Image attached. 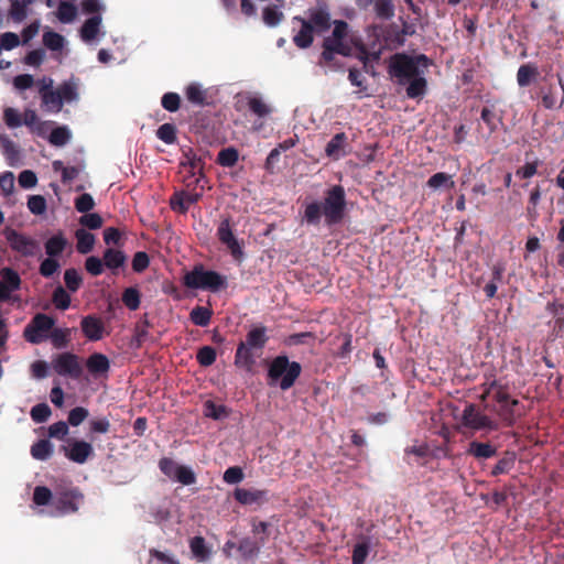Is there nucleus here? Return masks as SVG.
<instances>
[{
  "label": "nucleus",
  "mask_w": 564,
  "mask_h": 564,
  "mask_svg": "<svg viewBox=\"0 0 564 564\" xmlns=\"http://www.w3.org/2000/svg\"><path fill=\"white\" fill-rule=\"evenodd\" d=\"M346 193L341 185H333L325 192L323 202L312 200L305 204L303 223L310 226H318L324 217L328 227L343 221L346 214Z\"/></svg>",
  "instance_id": "1"
},
{
  "label": "nucleus",
  "mask_w": 564,
  "mask_h": 564,
  "mask_svg": "<svg viewBox=\"0 0 564 564\" xmlns=\"http://www.w3.org/2000/svg\"><path fill=\"white\" fill-rule=\"evenodd\" d=\"M149 554L150 560L148 564H180L178 560L174 555L156 549H151Z\"/></svg>",
  "instance_id": "47"
},
{
  "label": "nucleus",
  "mask_w": 564,
  "mask_h": 564,
  "mask_svg": "<svg viewBox=\"0 0 564 564\" xmlns=\"http://www.w3.org/2000/svg\"><path fill=\"white\" fill-rule=\"evenodd\" d=\"M427 186L437 189L440 187H446V188H453L455 186L454 181L452 180V175L444 173V172H437L433 174L427 180Z\"/></svg>",
  "instance_id": "40"
},
{
  "label": "nucleus",
  "mask_w": 564,
  "mask_h": 564,
  "mask_svg": "<svg viewBox=\"0 0 564 564\" xmlns=\"http://www.w3.org/2000/svg\"><path fill=\"white\" fill-rule=\"evenodd\" d=\"M76 238V250L80 254L89 253L95 246V236L84 228H79L75 231Z\"/></svg>",
  "instance_id": "24"
},
{
  "label": "nucleus",
  "mask_w": 564,
  "mask_h": 564,
  "mask_svg": "<svg viewBox=\"0 0 564 564\" xmlns=\"http://www.w3.org/2000/svg\"><path fill=\"white\" fill-rule=\"evenodd\" d=\"M538 75L539 70L536 66L532 64H523L519 67L517 73L518 85L520 87H527Z\"/></svg>",
  "instance_id": "37"
},
{
  "label": "nucleus",
  "mask_w": 564,
  "mask_h": 564,
  "mask_svg": "<svg viewBox=\"0 0 564 564\" xmlns=\"http://www.w3.org/2000/svg\"><path fill=\"white\" fill-rule=\"evenodd\" d=\"M84 501V495L76 487H61L53 494L51 489L44 486H37V507H52L50 512L44 509L37 510V514H48L52 517H62L78 511Z\"/></svg>",
  "instance_id": "2"
},
{
  "label": "nucleus",
  "mask_w": 564,
  "mask_h": 564,
  "mask_svg": "<svg viewBox=\"0 0 564 564\" xmlns=\"http://www.w3.org/2000/svg\"><path fill=\"white\" fill-rule=\"evenodd\" d=\"M70 328H58L56 327L52 332H50L43 341H50L52 346L56 349L66 348L70 343Z\"/></svg>",
  "instance_id": "23"
},
{
  "label": "nucleus",
  "mask_w": 564,
  "mask_h": 564,
  "mask_svg": "<svg viewBox=\"0 0 564 564\" xmlns=\"http://www.w3.org/2000/svg\"><path fill=\"white\" fill-rule=\"evenodd\" d=\"M122 302L129 310H138L141 303L139 290L135 288H127L122 293Z\"/></svg>",
  "instance_id": "50"
},
{
  "label": "nucleus",
  "mask_w": 564,
  "mask_h": 564,
  "mask_svg": "<svg viewBox=\"0 0 564 564\" xmlns=\"http://www.w3.org/2000/svg\"><path fill=\"white\" fill-rule=\"evenodd\" d=\"M51 302L56 310L66 311L70 306L72 300L68 292L58 284L52 293Z\"/></svg>",
  "instance_id": "34"
},
{
  "label": "nucleus",
  "mask_w": 564,
  "mask_h": 564,
  "mask_svg": "<svg viewBox=\"0 0 564 564\" xmlns=\"http://www.w3.org/2000/svg\"><path fill=\"white\" fill-rule=\"evenodd\" d=\"M248 107L251 112L260 118L265 117L271 112L270 107L261 98L258 97L249 98Z\"/></svg>",
  "instance_id": "54"
},
{
  "label": "nucleus",
  "mask_w": 564,
  "mask_h": 564,
  "mask_svg": "<svg viewBox=\"0 0 564 564\" xmlns=\"http://www.w3.org/2000/svg\"><path fill=\"white\" fill-rule=\"evenodd\" d=\"M101 23V17L100 15H94L85 21L80 29V36L85 42H90L96 39L99 26Z\"/></svg>",
  "instance_id": "28"
},
{
  "label": "nucleus",
  "mask_w": 564,
  "mask_h": 564,
  "mask_svg": "<svg viewBox=\"0 0 564 564\" xmlns=\"http://www.w3.org/2000/svg\"><path fill=\"white\" fill-rule=\"evenodd\" d=\"M485 397H491L496 402L491 410L499 415L506 426H512L516 423L519 415L517 413L519 400L512 399L503 386L492 381L485 391L482 398Z\"/></svg>",
  "instance_id": "6"
},
{
  "label": "nucleus",
  "mask_w": 564,
  "mask_h": 564,
  "mask_svg": "<svg viewBox=\"0 0 564 564\" xmlns=\"http://www.w3.org/2000/svg\"><path fill=\"white\" fill-rule=\"evenodd\" d=\"M323 48H326V54L332 51L343 56H349L351 51L347 43L333 36H327L324 39Z\"/></svg>",
  "instance_id": "36"
},
{
  "label": "nucleus",
  "mask_w": 564,
  "mask_h": 564,
  "mask_svg": "<svg viewBox=\"0 0 564 564\" xmlns=\"http://www.w3.org/2000/svg\"><path fill=\"white\" fill-rule=\"evenodd\" d=\"M294 21L301 23V30L293 36V42L299 48H307L312 45L314 36L312 23L306 22V19L301 17H294Z\"/></svg>",
  "instance_id": "16"
},
{
  "label": "nucleus",
  "mask_w": 564,
  "mask_h": 564,
  "mask_svg": "<svg viewBox=\"0 0 564 564\" xmlns=\"http://www.w3.org/2000/svg\"><path fill=\"white\" fill-rule=\"evenodd\" d=\"M156 137L166 144H173L177 140L176 127L173 123H163L156 130Z\"/></svg>",
  "instance_id": "48"
},
{
  "label": "nucleus",
  "mask_w": 564,
  "mask_h": 564,
  "mask_svg": "<svg viewBox=\"0 0 564 564\" xmlns=\"http://www.w3.org/2000/svg\"><path fill=\"white\" fill-rule=\"evenodd\" d=\"M185 95L187 100L194 105L203 106L205 104V91L197 83H191L185 89Z\"/></svg>",
  "instance_id": "44"
},
{
  "label": "nucleus",
  "mask_w": 564,
  "mask_h": 564,
  "mask_svg": "<svg viewBox=\"0 0 564 564\" xmlns=\"http://www.w3.org/2000/svg\"><path fill=\"white\" fill-rule=\"evenodd\" d=\"M102 260L106 268H108L111 271H115L126 263L127 257L119 249L107 248L104 252Z\"/></svg>",
  "instance_id": "25"
},
{
  "label": "nucleus",
  "mask_w": 564,
  "mask_h": 564,
  "mask_svg": "<svg viewBox=\"0 0 564 564\" xmlns=\"http://www.w3.org/2000/svg\"><path fill=\"white\" fill-rule=\"evenodd\" d=\"M347 135L345 132L336 133L326 144L325 153L333 160H338L346 154Z\"/></svg>",
  "instance_id": "19"
},
{
  "label": "nucleus",
  "mask_w": 564,
  "mask_h": 564,
  "mask_svg": "<svg viewBox=\"0 0 564 564\" xmlns=\"http://www.w3.org/2000/svg\"><path fill=\"white\" fill-rule=\"evenodd\" d=\"M376 15L382 20H390L394 15V4L392 0H375Z\"/></svg>",
  "instance_id": "43"
},
{
  "label": "nucleus",
  "mask_w": 564,
  "mask_h": 564,
  "mask_svg": "<svg viewBox=\"0 0 564 564\" xmlns=\"http://www.w3.org/2000/svg\"><path fill=\"white\" fill-rule=\"evenodd\" d=\"M239 160V152L234 147L221 149L218 152L216 162L224 167H232Z\"/></svg>",
  "instance_id": "38"
},
{
  "label": "nucleus",
  "mask_w": 564,
  "mask_h": 564,
  "mask_svg": "<svg viewBox=\"0 0 564 564\" xmlns=\"http://www.w3.org/2000/svg\"><path fill=\"white\" fill-rule=\"evenodd\" d=\"M44 46L54 54H61L65 46V37L54 31H46L42 37Z\"/></svg>",
  "instance_id": "27"
},
{
  "label": "nucleus",
  "mask_w": 564,
  "mask_h": 564,
  "mask_svg": "<svg viewBox=\"0 0 564 564\" xmlns=\"http://www.w3.org/2000/svg\"><path fill=\"white\" fill-rule=\"evenodd\" d=\"M184 286L193 290H204L213 293L227 289V278L216 271L207 270L198 263L186 272L182 279Z\"/></svg>",
  "instance_id": "4"
},
{
  "label": "nucleus",
  "mask_w": 564,
  "mask_h": 564,
  "mask_svg": "<svg viewBox=\"0 0 564 564\" xmlns=\"http://www.w3.org/2000/svg\"><path fill=\"white\" fill-rule=\"evenodd\" d=\"M216 235L218 240L227 247L235 260L241 261L243 259L242 246L234 234L230 218H225L219 223Z\"/></svg>",
  "instance_id": "11"
},
{
  "label": "nucleus",
  "mask_w": 564,
  "mask_h": 564,
  "mask_svg": "<svg viewBox=\"0 0 564 564\" xmlns=\"http://www.w3.org/2000/svg\"><path fill=\"white\" fill-rule=\"evenodd\" d=\"M95 207V200L93 196L88 193H84L79 195L75 199V208L79 213H88Z\"/></svg>",
  "instance_id": "64"
},
{
  "label": "nucleus",
  "mask_w": 564,
  "mask_h": 564,
  "mask_svg": "<svg viewBox=\"0 0 564 564\" xmlns=\"http://www.w3.org/2000/svg\"><path fill=\"white\" fill-rule=\"evenodd\" d=\"M173 480H176L184 486H189L196 482V476L189 467L181 465Z\"/></svg>",
  "instance_id": "63"
},
{
  "label": "nucleus",
  "mask_w": 564,
  "mask_h": 564,
  "mask_svg": "<svg viewBox=\"0 0 564 564\" xmlns=\"http://www.w3.org/2000/svg\"><path fill=\"white\" fill-rule=\"evenodd\" d=\"M204 412L207 417H212L214 420L227 417L229 414L227 406L223 404H216L212 400H207L204 403Z\"/></svg>",
  "instance_id": "41"
},
{
  "label": "nucleus",
  "mask_w": 564,
  "mask_h": 564,
  "mask_svg": "<svg viewBox=\"0 0 564 564\" xmlns=\"http://www.w3.org/2000/svg\"><path fill=\"white\" fill-rule=\"evenodd\" d=\"M80 328L88 340L97 341L104 337V323L95 315L84 316L80 322Z\"/></svg>",
  "instance_id": "14"
},
{
  "label": "nucleus",
  "mask_w": 564,
  "mask_h": 564,
  "mask_svg": "<svg viewBox=\"0 0 564 564\" xmlns=\"http://www.w3.org/2000/svg\"><path fill=\"white\" fill-rule=\"evenodd\" d=\"M69 433L68 424L64 421L53 423L47 427V436L50 438H56L64 441Z\"/></svg>",
  "instance_id": "51"
},
{
  "label": "nucleus",
  "mask_w": 564,
  "mask_h": 564,
  "mask_svg": "<svg viewBox=\"0 0 564 564\" xmlns=\"http://www.w3.org/2000/svg\"><path fill=\"white\" fill-rule=\"evenodd\" d=\"M306 22L312 23L313 30L317 33L326 32L332 25L330 14L323 8L312 10Z\"/></svg>",
  "instance_id": "18"
},
{
  "label": "nucleus",
  "mask_w": 564,
  "mask_h": 564,
  "mask_svg": "<svg viewBox=\"0 0 564 564\" xmlns=\"http://www.w3.org/2000/svg\"><path fill=\"white\" fill-rule=\"evenodd\" d=\"M102 218L97 213H84V215L79 218V224L83 227L95 230L99 229L102 226Z\"/></svg>",
  "instance_id": "56"
},
{
  "label": "nucleus",
  "mask_w": 564,
  "mask_h": 564,
  "mask_svg": "<svg viewBox=\"0 0 564 564\" xmlns=\"http://www.w3.org/2000/svg\"><path fill=\"white\" fill-rule=\"evenodd\" d=\"M184 158H185V161H183L181 164L184 167L188 166L191 169V176H195L196 172L204 170V166H205L204 160L200 156H198L193 151V149H188L187 151H185Z\"/></svg>",
  "instance_id": "39"
},
{
  "label": "nucleus",
  "mask_w": 564,
  "mask_h": 564,
  "mask_svg": "<svg viewBox=\"0 0 564 564\" xmlns=\"http://www.w3.org/2000/svg\"><path fill=\"white\" fill-rule=\"evenodd\" d=\"M189 549L194 557L199 562H205L210 556V550L206 545L205 539L203 536H194L189 542Z\"/></svg>",
  "instance_id": "32"
},
{
  "label": "nucleus",
  "mask_w": 564,
  "mask_h": 564,
  "mask_svg": "<svg viewBox=\"0 0 564 564\" xmlns=\"http://www.w3.org/2000/svg\"><path fill=\"white\" fill-rule=\"evenodd\" d=\"M302 372V366L297 361H290L285 355L274 357L267 372V383L270 387H279L282 391L291 389Z\"/></svg>",
  "instance_id": "3"
},
{
  "label": "nucleus",
  "mask_w": 564,
  "mask_h": 564,
  "mask_svg": "<svg viewBox=\"0 0 564 564\" xmlns=\"http://www.w3.org/2000/svg\"><path fill=\"white\" fill-rule=\"evenodd\" d=\"M86 367L93 376L107 373L110 369V362L106 355L100 352L91 354L86 360Z\"/></svg>",
  "instance_id": "20"
},
{
  "label": "nucleus",
  "mask_w": 564,
  "mask_h": 564,
  "mask_svg": "<svg viewBox=\"0 0 564 564\" xmlns=\"http://www.w3.org/2000/svg\"><path fill=\"white\" fill-rule=\"evenodd\" d=\"M181 465H178L176 462L169 457H162L159 460V468L161 473L164 474L170 479H174Z\"/></svg>",
  "instance_id": "57"
},
{
  "label": "nucleus",
  "mask_w": 564,
  "mask_h": 564,
  "mask_svg": "<svg viewBox=\"0 0 564 564\" xmlns=\"http://www.w3.org/2000/svg\"><path fill=\"white\" fill-rule=\"evenodd\" d=\"M88 415L89 412L86 408L76 406L69 411L66 423L72 426H79Z\"/></svg>",
  "instance_id": "55"
},
{
  "label": "nucleus",
  "mask_w": 564,
  "mask_h": 564,
  "mask_svg": "<svg viewBox=\"0 0 564 564\" xmlns=\"http://www.w3.org/2000/svg\"><path fill=\"white\" fill-rule=\"evenodd\" d=\"M32 0H11L10 15L14 21H22L26 17V4Z\"/></svg>",
  "instance_id": "53"
},
{
  "label": "nucleus",
  "mask_w": 564,
  "mask_h": 564,
  "mask_svg": "<svg viewBox=\"0 0 564 564\" xmlns=\"http://www.w3.org/2000/svg\"><path fill=\"white\" fill-rule=\"evenodd\" d=\"M213 316V311L205 306H195L189 313L191 322L200 327H206L209 325Z\"/></svg>",
  "instance_id": "31"
},
{
  "label": "nucleus",
  "mask_w": 564,
  "mask_h": 564,
  "mask_svg": "<svg viewBox=\"0 0 564 564\" xmlns=\"http://www.w3.org/2000/svg\"><path fill=\"white\" fill-rule=\"evenodd\" d=\"M251 347L241 341L235 354V366L246 371H252L256 364V356L252 352Z\"/></svg>",
  "instance_id": "17"
},
{
  "label": "nucleus",
  "mask_w": 564,
  "mask_h": 564,
  "mask_svg": "<svg viewBox=\"0 0 564 564\" xmlns=\"http://www.w3.org/2000/svg\"><path fill=\"white\" fill-rule=\"evenodd\" d=\"M516 453L512 451H506L503 456L497 462L490 471V475L496 477L499 475L508 474L514 467Z\"/></svg>",
  "instance_id": "26"
},
{
  "label": "nucleus",
  "mask_w": 564,
  "mask_h": 564,
  "mask_svg": "<svg viewBox=\"0 0 564 564\" xmlns=\"http://www.w3.org/2000/svg\"><path fill=\"white\" fill-rule=\"evenodd\" d=\"M77 15V8L75 4L62 1L57 7V18L63 23H70Z\"/></svg>",
  "instance_id": "42"
},
{
  "label": "nucleus",
  "mask_w": 564,
  "mask_h": 564,
  "mask_svg": "<svg viewBox=\"0 0 564 564\" xmlns=\"http://www.w3.org/2000/svg\"><path fill=\"white\" fill-rule=\"evenodd\" d=\"M72 133L66 126L54 128L47 137L48 142L54 147H64L69 142Z\"/></svg>",
  "instance_id": "33"
},
{
  "label": "nucleus",
  "mask_w": 564,
  "mask_h": 564,
  "mask_svg": "<svg viewBox=\"0 0 564 564\" xmlns=\"http://www.w3.org/2000/svg\"><path fill=\"white\" fill-rule=\"evenodd\" d=\"M66 442L59 451L73 463L83 465L94 455L93 445L84 440L68 438Z\"/></svg>",
  "instance_id": "9"
},
{
  "label": "nucleus",
  "mask_w": 564,
  "mask_h": 564,
  "mask_svg": "<svg viewBox=\"0 0 564 564\" xmlns=\"http://www.w3.org/2000/svg\"><path fill=\"white\" fill-rule=\"evenodd\" d=\"M41 97V107L44 111L58 113L64 102H72L78 98L76 84L64 82L56 89L39 94Z\"/></svg>",
  "instance_id": "7"
},
{
  "label": "nucleus",
  "mask_w": 564,
  "mask_h": 564,
  "mask_svg": "<svg viewBox=\"0 0 564 564\" xmlns=\"http://www.w3.org/2000/svg\"><path fill=\"white\" fill-rule=\"evenodd\" d=\"M268 340L267 327L261 325L251 328L243 343L253 349L262 350Z\"/></svg>",
  "instance_id": "21"
},
{
  "label": "nucleus",
  "mask_w": 564,
  "mask_h": 564,
  "mask_svg": "<svg viewBox=\"0 0 564 564\" xmlns=\"http://www.w3.org/2000/svg\"><path fill=\"white\" fill-rule=\"evenodd\" d=\"M234 498L243 506L262 505L269 500L268 490L236 488Z\"/></svg>",
  "instance_id": "13"
},
{
  "label": "nucleus",
  "mask_w": 564,
  "mask_h": 564,
  "mask_svg": "<svg viewBox=\"0 0 564 564\" xmlns=\"http://www.w3.org/2000/svg\"><path fill=\"white\" fill-rule=\"evenodd\" d=\"M64 282H65L66 289L69 292L75 293L82 286L83 278L76 269L69 268V269L65 270V272H64Z\"/></svg>",
  "instance_id": "45"
},
{
  "label": "nucleus",
  "mask_w": 564,
  "mask_h": 564,
  "mask_svg": "<svg viewBox=\"0 0 564 564\" xmlns=\"http://www.w3.org/2000/svg\"><path fill=\"white\" fill-rule=\"evenodd\" d=\"M52 367L59 376H67L78 379L83 375V367L79 357L73 352H62L53 360Z\"/></svg>",
  "instance_id": "10"
},
{
  "label": "nucleus",
  "mask_w": 564,
  "mask_h": 564,
  "mask_svg": "<svg viewBox=\"0 0 564 564\" xmlns=\"http://www.w3.org/2000/svg\"><path fill=\"white\" fill-rule=\"evenodd\" d=\"M283 17V13L276 7H267L263 10V21L269 26H276Z\"/></svg>",
  "instance_id": "59"
},
{
  "label": "nucleus",
  "mask_w": 564,
  "mask_h": 564,
  "mask_svg": "<svg viewBox=\"0 0 564 564\" xmlns=\"http://www.w3.org/2000/svg\"><path fill=\"white\" fill-rule=\"evenodd\" d=\"M161 104L165 110L170 112H175L180 109L181 97L176 93H166L163 95Z\"/></svg>",
  "instance_id": "61"
},
{
  "label": "nucleus",
  "mask_w": 564,
  "mask_h": 564,
  "mask_svg": "<svg viewBox=\"0 0 564 564\" xmlns=\"http://www.w3.org/2000/svg\"><path fill=\"white\" fill-rule=\"evenodd\" d=\"M480 119L488 127L489 134L496 132L498 129V124L502 123V119L498 117L496 112L488 107H484L481 109Z\"/></svg>",
  "instance_id": "46"
},
{
  "label": "nucleus",
  "mask_w": 564,
  "mask_h": 564,
  "mask_svg": "<svg viewBox=\"0 0 564 564\" xmlns=\"http://www.w3.org/2000/svg\"><path fill=\"white\" fill-rule=\"evenodd\" d=\"M430 59L424 54L410 56L405 53H395L390 57L388 73L395 77L400 84L421 74L420 66L427 67Z\"/></svg>",
  "instance_id": "5"
},
{
  "label": "nucleus",
  "mask_w": 564,
  "mask_h": 564,
  "mask_svg": "<svg viewBox=\"0 0 564 564\" xmlns=\"http://www.w3.org/2000/svg\"><path fill=\"white\" fill-rule=\"evenodd\" d=\"M462 424L474 431H497L498 422L481 413L473 403L465 406L462 415Z\"/></svg>",
  "instance_id": "8"
},
{
  "label": "nucleus",
  "mask_w": 564,
  "mask_h": 564,
  "mask_svg": "<svg viewBox=\"0 0 564 564\" xmlns=\"http://www.w3.org/2000/svg\"><path fill=\"white\" fill-rule=\"evenodd\" d=\"M467 454L476 459H488L497 454V447L490 443L473 441L469 443Z\"/></svg>",
  "instance_id": "22"
},
{
  "label": "nucleus",
  "mask_w": 564,
  "mask_h": 564,
  "mask_svg": "<svg viewBox=\"0 0 564 564\" xmlns=\"http://www.w3.org/2000/svg\"><path fill=\"white\" fill-rule=\"evenodd\" d=\"M55 318L53 316L37 313V343L43 341L45 336L55 329Z\"/></svg>",
  "instance_id": "35"
},
{
  "label": "nucleus",
  "mask_w": 564,
  "mask_h": 564,
  "mask_svg": "<svg viewBox=\"0 0 564 564\" xmlns=\"http://www.w3.org/2000/svg\"><path fill=\"white\" fill-rule=\"evenodd\" d=\"M217 358L216 349L212 346H204L198 349L196 359L197 362L203 367L212 366Z\"/></svg>",
  "instance_id": "49"
},
{
  "label": "nucleus",
  "mask_w": 564,
  "mask_h": 564,
  "mask_svg": "<svg viewBox=\"0 0 564 564\" xmlns=\"http://www.w3.org/2000/svg\"><path fill=\"white\" fill-rule=\"evenodd\" d=\"M104 260L98 257L90 256L85 260V269L93 276L100 275L104 272Z\"/></svg>",
  "instance_id": "60"
},
{
  "label": "nucleus",
  "mask_w": 564,
  "mask_h": 564,
  "mask_svg": "<svg viewBox=\"0 0 564 564\" xmlns=\"http://www.w3.org/2000/svg\"><path fill=\"white\" fill-rule=\"evenodd\" d=\"M245 474L241 467L232 466L225 470L223 479L226 484L236 485L242 481Z\"/></svg>",
  "instance_id": "62"
},
{
  "label": "nucleus",
  "mask_w": 564,
  "mask_h": 564,
  "mask_svg": "<svg viewBox=\"0 0 564 564\" xmlns=\"http://www.w3.org/2000/svg\"><path fill=\"white\" fill-rule=\"evenodd\" d=\"M3 119L9 128H19L24 123L32 130L35 124V110L26 109L22 118L18 110L8 107L4 109Z\"/></svg>",
  "instance_id": "12"
},
{
  "label": "nucleus",
  "mask_w": 564,
  "mask_h": 564,
  "mask_svg": "<svg viewBox=\"0 0 564 564\" xmlns=\"http://www.w3.org/2000/svg\"><path fill=\"white\" fill-rule=\"evenodd\" d=\"M406 87V96L411 99H416L422 97L426 93L427 82L422 76V73L416 75V77H412Z\"/></svg>",
  "instance_id": "29"
},
{
  "label": "nucleus",
  "mask_w": 564,
  "mask_h": 564,
  "mask_svg": "<svg viewBox=\"0 0 564 564\" xmlns=\"http://www.w3.org/2000/svg\"><path fill=\"white\" fill-rule=\"evenodd\" d=\"M260 542L253 541L249 538H245L239 542L238 551L243 557H252L258 554L260 550Z\"/></svg>",
  "instance_id": "52"
},
{
  "label": "nucleus",
  "mask_w": 564,
  "mask_h": 564,
  "mask_svg": "<svg viewBox=\"0 0 564 564\" xmlns=\"http://www.w3.org/2000/svg\"><path fill=\"white\" fill-rule=\"evenodd\" d=\"M67 246V240L62 232L52 236L45 242V252L48 257L55 258L59 256Z\"/></svg>",
  "instance_id": "30"
},
{
  "label": "nucleus",
  "mask_w": 564,
  "mask_h": 564,
  "mask_svg": "<svg viewBox=\"0 0 564 564\" xmlns=\"http://www.w3.org/2000/svg\"><path fill=\"white\" fill-rule=\"evenodd\" d=\"M541 164L539 159L533 160L532 162H527L524 165L520 166L516 171V176L520 178H531L533 175L538 174V169Z\"/></svg>",
  "instance_id": "58"
},
{
  "label": "nucleus",
  "mask_w": 564,
  "mask_h": 564,
  "mask_svg": "<svg viewBox=\"0 0 564 564\" xmlns=\"http://www.w3.org/2000/svg\"><path fill=\"white\" fill-rule=\"evenodd\" d=\"M376 544L377 543H373L372 536L364 533L359 534L357 536V543L355 544L352 550L351 563L365 564L370 549Z\"/></svg>",
  "instance_id": "15"
}]
</instances>
